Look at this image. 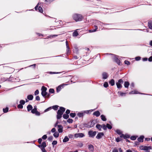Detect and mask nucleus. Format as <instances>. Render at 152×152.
Segmentation results:
<instances>
[{
    "instance_id": "obj_45",
    "label": "nucleus",
    "mask_w": 152,
    "mask_h": 152,
    "mask_svg": "<svg viewBox=\"0 0 152 152\" xmlns=\"http://www.w3.org/2000/svg\"><path fill=\"white\" fill-rule=\"evenodd\" d=\"M53 139V137L52 136H50L48 138V140L50 141H52Z\"/></svg>"
},
{
    "instance_id": "obj_6",
    "label": "nucleus",
    "mask_w": 152,
    "mask_h": 152,
    "mask_svg": "<svg viewBox=\"0 0 152 152\" xmlns=\"http://www.w3.org/2000/svg\"><path fill=\"white\" fill-rule=\"evenodd\" d=\"M123 80L122 79H119L118 82L116 83V84L118 88H121L122 87L121 84L123 83Z\"/></svg>"
},
{
    "instance_id": "obj_8",
    "label": "nucleus",
    "mask_w": 152,
    "mask_h": 152,
    "mask_svg": "<svg viewBox=\"0 0 152 152\" xmlns=\"http://www.w3.org/2000/svg\"><path fill=\"white\" fill-rule=\"evenodd\" d=\"M151 146H141L140 147V149L141 150L146 151L148 152H149L148 150L151 149Z\"/></svg>"
},
{
    "instance_id": "obj_48",
    "label": "nucleus",
    "mask_w": 152,
    "mask_h": 152,
    "mask_svg": "<svg viewBox=\"0 0 152 152\" xmlns=\"http://www.w3.org/2000/svg\"><path fill=\"white\" fill-rule=\"evenodd\" d=\"M136 138L137 137L134 136H132L130 137L131 139L132 140H136Z\"/></svg>"
},
{
    "instance_id": "obj_43",
    "label": "nucleus",
    "mask_w": 152,
    "mask_h": 152,
    "mask_svg": "<svg viewBox=\"0 0 152 152\" xmlns=\"http://www.w3.org/2000/svg\"><path fill=\"white\" fill-rule=\"evenodd\" d=\"M38 10H39V12H40L42 13L43 12L42 8L40 6L39 7Z\"/></svg>"
},
{
    "instance_id": "obj_23",
    "label": "nucleus",
    "mask_w": 152,
    "mask_h": 152,
    "mask_svg": "<svg viewBox=\"0 0 152 152\" xmlns=\"http://www.w3.org/2000/svg\"><path fill=\"white\" fill-rule=\"evenodd\" d=\"M37 107L36 106H35L34 108L33 109H32L31 111V112L33 114H35L36 113V112H37Z\"/></svg>"
},
{
    "instance_id": "obj_51",
    "label": "nucleus",
    "mask_w": 152,
    "mask_h": 152,
    "mask_svg": "<svg viewBox=\"0 0 152 152\" xmlns=\"http://www.w3.org/2000/svg\"><path fill=\"white\" fill-rule=\"evenodd\" d=\"M124 62L125 64L127 65H129L130 64V62L129 61L126 60Z\"/></svg>"
},
{
    "instance_id": "obj_31",
    "label": "nucleus",
    "mask_w": 152,
    "mask_h": 152,
    "mask_svg": "<svg viewBox=\"0 0 152 152\" xmlns=\"http://www.w3.org/2000/svg\"><path fill=\"white\" fill-rule=\"evenodd\" d=\"M63 118L65 119H67L69 117V115L67 114H64L63 115Z\"/></svg>"
},
{
    "instance_id": "obj_44",
    "label": "nucleus",
    "mask_w": 152,
    "mask_h": 152,
    "mask_svg": "<svg viewBox=\"0 0 152 152\" xmlns=\"http://www.w3.org/2000/svg\"><path fill=\"white\" fill-rule=\"evenodd\" d=\"M107 126L105 125L104 124H103L102 125V128L104 130H106L107 129Z\"/></svg>"
},
{
    "instance_id": "obj_30",
    "label": "nucleus",
    "mask_w": 152,
    "mask_h": 152,
    "mask_svg": "<svg viewBox=\"0 0 152 152\" xmlns=\"http://www.w3.org/2000/svg\"><path fill=\"white\" fill-rule=\"evenodd\" d=\"M53 135L54 137L57 138L59 136V134L58 132H55L54 133Z\"/></svg>"
},
{
    "instance_id": "obj_47",
    "label": "nucleus",
    "mask_w": 152,
    "mask_h": 152,
    "mask_svg": "<svg viewBox=\"0 0 152 152\" xmlns=\"http://www.w3.org/2000/svg\"><path fill=\"white\" fill-rule=\"evenodd\" d=\"M73 120L72 119L69 118L67 120V121L69 123H72L73 122Z\"/></svg>"
},
{
    "instance_id": "obj_4",
    "label": "nucleus",
    "mask_w": 152,
    "mask_h": 152,
    "mask_svg": "<svg viewBox=\"0 0 152 152\" xmlns=\"http://www.w3.org/2000/svg\"><path fill=\"white\" fill-rule=\"evenodd\" d=\"M38 146L41 149L42 152H47L45 149L46 146L45 142H43L41 145H38Z\"/></svg>"
},
{
    "instance_id": "obj_11",
    "label": "nucleus",
    "mask_w": 152,
    "mask_h": 152,
    "mask_svg": "<svg viewBox=\"0 0 152 152\" xmlns=\"http://www.w3.org/2000/svg\"><path fill=\"white\" fill-rule=\"evenodd\" d=\"M85 136V135L83 133H79L75 134V137L76 138L83 137Z\"/></svg>"
},
{
    "instance_id": "obj_62",
    "label": "nucleus",
    "mask_w": 152,
    "mask_h": 152,
    "mask_svg": "<svg viewBox=\"0 0 152 152\" xmlns=\"http://www.w3.org/2000/svg\"><path fill=\"white\" fill-rule=\"evenodd\" d=\"M151 53L152 56L150 57L148 59V60L150 62H151L152 61V52H151Z\"/></svg>"
},
{
    "instance_id": "obj_1",
    "label": "nucleus",
    "mask_w": 152,
    "mask_h": 152,
    "mask_svg": "<svg viewBox=\"0 0 152 152\" xmlns=\"http://www.w3.org/2000/svg\"><path fill=\"white\" fill-rule=\"evenodd\" d=\"M72 18L76 22L80 21L84 18L83 16L81 14H74L72 15Z\"/></svg>"
},
{
    "instance_id": "obj_49",
    "label": "nucleus",
    "mask_w": 152,
    "mask_h": 152,
    "mask_svg": "<svg viewBox=\"0 0 152 152\" xmlns=\"http://www.w3.org/2000/svg\"><path fill=\"white\" fill-rule=\"evenodd\" d=\"M130 137V136L129 135L126 134L124 135V139H126L127 138H129Z\"/></svg>"
},
{
    "instance_id": "obj_34",
    "label": "nucleus",
    "mask_w": 152,
    "mask_h": 152,
    "mask_svg": "<svg viewBox=\"0 0 152 152\" xmlns=\"http://www.w3.org/2000/svg\"><path fill=\"white\" fill-rule=\"evenodd\" d=\"M70 48L69 47L67 48L66 50V54L68 55L69 53H70Z\"/></svg>"
},
{
    "instance_id": "obj_56",
    "label": "nucleus",
    "mask_w": 152,
    "mask_h": 152,
    "mask_svg": "<svg viewBox=\"0 0 152 152\" xmlns=\"http://www.w3.org/2000/svg\"><path fill=\"white\" fill-rule=\"evenodd\" d=\"M141 58L140 57L137 56V57H135V58L136 61H138Z\"/></svg>"
},
{
    "instance_id": "obj_3",
    "label": "nucleus",
    "mask_w": 152,
    "mask_h": 152,
    "mask_svg": "<svg viewBox=\"0 0 152 152\" xmlns=\"http://www.w3.org/2000/svg\"><path fill=\"white\" fill-rule=\"evenodd\" d=\"M95 124L94 121L91 120L89 122L87 123H85L83 124V125L84 127L90 128L93 127L94 125Z\"/></svg>"
},
{
    "instance_id": "obj_22",
    "label": "nucleus",
    "mask_w": 152,
    "mask_h": 152,
    "mask_svg": "<svg viewBox=\"0 0 152 152\" xmlns=\"http://www.w3.org/2000/svg\"><path fill=\"white\" fill-rule=\"evenodd\" d=\"M109 83L110 84L111 86H113L115 84V82L114 80L111 79L110 80L109 82Z\"/></svg>"
},
{
    "instance_id": "obj_41",
    "label": "nucleus",
    "mask_w": 152,
    "mask_h": 152,
    "mask_svg": "<svg viewBox=\"0 0 152 152\" xmlns=\"http://www.w3.org/2000/svg\"><path fill=\"white\" fill-rule=\"evenodd\" d=\"M122 140V139H121V138H120L119 137H118L115 139V140H116V142H119L121 141Z\"/></svg>"
},
{
    "instance_id": "obj_61",
    "label": "nucleus",
    "mask_w": 152,
    "mask_h": 152,
    "mask_svg": "<svg viewBox=\"0 0 152 152\" xmlns=\"http://www.w3.org/2000/svg\"><path fill=\"white\" fill-rule=\"evenodd\" d=\"M56 131V129L55 128H54L52 129L51 131V132L52 133H54L55 132V131Z\"/></svg>"
},
{
    "instance_id": "obj_53",
    "label": "nucleus",
    "mask_w": 152,
    "mask_h": 152,
    "mask_svg": "<svg viewBox=\"0 0 152 152\" xmlns=\"http://www.w3.org/2000/svg\"><path fill=\"white\" fill-rule=\"evenodd\" d=\"M57 141L54 140L53 142L52 143V144L54 146V145H56L57 144Z\"/></svg>"
},
{
    "instance_id": "obj_59",
    "label": "nucleus",
    "mask_w": 152,
    "mask_h": 152,
    "mask_svg": "<svg viewBox=\"0 0 152 152\" xmlns=\"http://www.w3.org/2000/svg\"><path fill=\"white\" fill-rule=\"evenodd\" d=\"M35 99L37 101H39L40 99V98L39 96H37L36 97Z\"/></svg>"
},
{
    "instance_id": "obj_10",
    "label": "nucleus",
    "mask_w": 152,
    "mask_h": 152,
    "mask_svg": "<svg viewBox=\"0 0 152 152\" xmlns=\"http://www.w3.org/2000/svg\"><path fill=\"white\" fill-rule=\"evenodd\" d=\"M104 134L103 132H99L96 136V138L97 139H100L104 135Z\"/></svg>"
},
{
    "instance_id": "obj_12",
    "label": "nucleus",
    "mask_w": 152,
    "mask_h": 152,
    "mask_svg": "<svg viewBox=\"0 0 152 152\" xmlns=\"http://www.w3.org/2000/svg\"><path fill=\"white\" fill-rule=\"evenodd\" d=\"M58 131L59 133H61L63 132V127L61 125H59L58 126Z\"/></svg>"
},
{
    "instance_id": "obj_39",
    "label": "nucleus",
    "mask_w": 152,
    "mask_h": 152,
    "mask_svg": "<svg viewBox=\"0 0 152 152\" xmlns=\"http://www.w3.org/2000/svg\"><path fill=\"white\" fill-rule=\"evenodd\" d=\"M76 115V114L75 113H70V116L71 117L74 118Z\"/></svg>"
},
{
    "instance_id": "obj_57",
    "label": "nucleus",
    "mask_w": 152,
    "mask_h": 152,
    "mask_svg": "<svg viewBox=\"0 0 152 152\" xmlns=\"http://www.w3.org/2000/svg\"><path fill=\"white\" fill-rule=\"evenodd\" d=\"M39 94V91L38 90H37L34 92V95H37Z\"/></svg>"
},
{
    "instance_id": "obj_52",
    "label": "nucleus",
    "mask_w": 152,
    "mask_h": 152,
    "mask_svg": "<svg viewBox=\"0 0 152 152\" xmlns=\"http://www.w3.org/2000/svg\"><path fill=\"white\" fill-rule=\"evenodd\" d=\"M17 107L18 109H22L23 106V105L20 104L18 105Z\"/></svg>"
},
{
    "instance_id": "obj_63",
    "label": "nucleus",
    "mask_w": 152,
    "mask_h": 152,
    "mask_svg": "<svg viewBox=\"0 0 152 152\" xmlns=\"http://www.w3.org/2000/svg\"><path fill=\"white\" fill-rule=\"evenodd\" d=\"M112 152H118L117 149L115 148L113 150Z\"/></svg>"
},
{
    "instance_id": "obj_42",
    "label": "nucleus",
    "mask_w": 152,
    "mask_h": 152,
    "mask_svg": "<svg viewBox=\"0 0 152 152\" xmlns=\"http://www.w3.org/2000/svg\"><path fill=\"white\" fill-rule=\"evenodd\" d=\"M49 92L51 94H53L54 93V90L53 88H50L49 90Z\"/></svg>"
},
{
    "instance_id": "obj_15",
    "label": "nucleus",
    "mask_w": 152,
    "mask_h": 152,
    "mask_svg": "<svg viewBox=\"0 0 152 152\" xmlns=\"http://www.w3.org/2000/svg\"><path fill=\"white\" fill-rule=\"evenodd\" d=\"M102 78L104 79H107L108 77V75L105 72H104L102 74Z\"/></svg>"
},
{
    "instance_id": "obj_64",
    "label": "nucleus",
    "mask_w": 152,
    "mask_h": 152,
    "mask_svg": "<svg viewBox=\"0 0 152 152\" xmlns=\"http://www.w3.org/2000/svg\"><path fill=\"white\" fill-rule=\"evenodd\" d=\"M70 113V110H69L67 109L66 110V113L67 114H68Z\"/></svg>"
},
{
    "instance_id": "obj_55",
    "label": "nucleus",
    "mask_w": 152,
    "mask_h": 152,
    "mask_svg": "<svg viewBox=\"0 0 152 152\" xmlns=\"http://www.w3.org/2000/svg\"><path fill=\"white\" fill-rule=\"evenodd\" d=\"M47 137L46 134L44 135L42 137V139L43 140H45L47 138Z\"/></svg>"
},
{
    "instance_id": "obj_38",
    "label": "nucleus",
    "mask_w": 152,
    "mask_h": 152,
    "mask_svg": "<svg viewBox=\"0 0 152 152\" xmlns=\"http://www.w3.org/2000/svg\"><path fill=\"white\" fill-rule=\"evenodd\" d=\"M78 35V33L77 31H75L73 33V36L77 37Z\"/></svg>"
},
{
    "instance_id": "obj_29",
    "label": "nucleus",
    "mask_w": 152,
    "mask_h": 152,
    "mask_svg": "<svg viewBox=\"0 0 152 152\" xmlns=\"http://www.w3.org/2000/svg\"><path fill=\"white\" fill-rule=\"evenodd\" d=\"M101 119L103 121H106L107 119L105 117V116L103 115H101Z\"/></svg>"
},
{
    "instance_id": "obj_37",
    "label": "nucleus",
    "mask_w": 152,
    "mask_h": 152,
    "mask_svg": "<svg viewBox=\"0 0 152 152\" xmlns=\"http://www.w3.org/2000/svg\"><path fill=\"white\" fill-rule=\"evenodd\" d=\"M19 103L20 104L22 105H24L25 103V102L24 100H21L20 101Z\"/></svg>"
},
{
    "instance_id": "obj_16",
    "label": "nucleus",
    "mask_w": 152,
    "mask_h": 152,
    "mask_svg": "<svg viewBox=\"0 0 152 152\" xmlns=\"http://www.w3.org/2000/svg\"><path fill=\"white\" fill-rule=\"evenodd\" d=\"M144 137L143 136H141L137 139V140L139 142H142L143 141V139Z\"/></svg>"
},
{
    "instance_id": "obj_25",
    "label": "nucleus",
    "mask_w": 152,
    "mask_h": 152,
    "mask_svg": "<svg viewBox=\"0 0 152 152\" xmlns=\"http://www.w3.org/2000/svg\"><path fill=\"white\" fill-rule=\"evenodd\" d=\"M69 138L67 136H66L65 137L64 139L63 140V142H66L69 141Z\"/></svg>"
},
{
    "instance_id": "obj_17",
    "label": "nucleus",
    "mask_w": 152,
    "mask_h": 152,
    "mask_svg": "<svg viewBox=\"0 0 152 152\" xmlns=\"http://www.w3.org/2000/svg\"><path fill=\"white\" fill-rule=\"evenodd\" d=\"M93 115L96 117H98L100 115V113L99 111H97L94 112L93 113Z\"/></svg>"
},
{
    "instance_id": "obj_14",
    "label": "nucleus",
    "mask_w": 152,
    "mask_h": 152,
    "mask_svg": "<svg viewBox=\"0 0 152 152\" xmlns=\"http://www.w3.org/2000/svg\"><path fill=\"white\" fill-rule=\"evenodd\" d=\"M93 27V28H94L95 29H94L89 30V32H93L96 31V30L98 28L97 26L96 25H95Z\"/></svg>"
},
{
    "instance_id": "obj_40",
    "label": "nucleus",
    "mask_w": 152,
    "mask_h": 152,
    "mask_svg": "<svg viewBox=\"0 0 152 152\" xmlns=\"http://www.w3.org/2000/svg\"><path fill=\"white\" fill-rule=\"evenodd\" d=\"M106 126L107 128L108 129H112V126L109 124H106Z\"/></svg>"
},
{
    "instance_id": "obj_9",
    "label": "nucleus",
    "mask_w": 152,
    "mask_h": 152,
    "mask_svg": "<svg viewBox=\"0 0 152 152\" xmlns=\"http://www.w3.org/2000/svg\"><path fill=\"white\" fill-rule=\"evenodd\" d=\"M113 59L114 61L117 63V64L119 65H121V62L120 60L118 58V56H115L113 58Z\"/></svg>"
},
{
    "instance_id": "obj_20",
    "label": "nucleus",
    "mask_w": 152,
    "mask_h": 152,
    "mask_svg": "<svg viewBox=\"0 0 152 152\" xmlns=\"http://www.w3.org/2000/svg\"><path fill=\"white\" fill-rule=\"evenodd\" d=\"M148 26L150 29H152V20H151L148 21Z\"/></svg>"
},
{
    "instance_id": "obj_28",
    "label": "nucleus",
    "mask_w": 152,
    "mask_h": 152,
    "mask_svg": "<svg viewBox=\"0 0 152 152\" xmlns=\"http://www.w3.org/2000/svg\"><path fill=\"white\" fill-rule=\"evenodd\" d=\"M96 128L99 129V130H101V128H102V126L99 124H97L96 126Z\"/></svg>"
},
{
    "instance_id": "obj_32",
    "label": "nucleus",
    "mask_w": 152,
    "mask_h": 152,
    "mask_svg": "<svg viewBox=\"0 0 152 152\" xmlns=\"http://www.w3.org/2000/svg\"><path fill=\"white\" fill-rule=\"evenodd\" d=\"M41 94L43 97L45 98L47 95V93L46 91L42 92Z\"/></svg>"
},
{
    "instance_id": "obj_54",
    "label": "nucleus",
    "mask_w": 152,
    "mask_h": 152,
    "mask_svg": "<svg viewBox=\"0 0 152 152\" xmlns=\"http://www.w3.org/2000/svg\"><path fill=\"white\" fill-rule=\"evenodd\" d=\"M116 132L118 134H121V131L119 129L117 130Z\"/></svg>"
},
{
    "instance_id": "obj_13",
    "label": "nucleus",
    "mask_w": 152,
    "mask_h": 152,
    "mask_svg": "<svg viewBox=\"0 0 152 152\" xmlns=\"http://www.w3.org/2000/svg\"><path fill=\"white\" fill-rule=\"evenodd\" d=\"M95 24L97 26H98L99 25H101L102 24H103V23H102V22L99 21V20H96L95 22ZM105 25H111V24H104Z\"/></svg>"
},
{
    "instance_id": "obj_46",
    "label": "nucleus",
    "mask_w": 152,
    "mask_h": 152,
    "mask_svg": "<svg viewBox=\"0 0 152 152\" xmlns=\"http://www.w3.org/2000/svg\"><path fill=\"white\" fill-rule=\"evenodd\" d=\"M104 86L106 88H107L108 86V84L107 82H105L104 84Z\"/></svg>"
},
{
    "instance_id": "obj_5",
    "label": "nucleus",
    "mask_w": 152,
    "mask_h": 152,
    "mask_svg": "<svg viewBox=\"0 0 152 152\" xmlns=\"http://www.w3.org/2000/svg\"><path fill=\"white\" fill-rule=\"evenodd\" d=\"M89 112V110L83 111L81 112H78L77 115L80 118H83L85 113H88Z\"/></svg>"
},
{
    "instance_id": "obj_2",
    "label": "nucleus",
    "mask_w": 152,
    "mask_h": 152,
    "mask_svg": "<svg viewBox=\"0 0 152 152\" xmlns=\"http://www.w3.org/2000/svg\"><path fill=\"white\" fill-rule=\"evenodd\" d=\"M65 108L63 107H60L59 109L57 112V119H60L62 117L63 113L65 111Z\"/></svg>"
},
{
    "instance_id": "obj_26",
    "label": "nucleus",
    "mask_w": 152,
    "mask_h": 152,
    "mask_svg": "<svg viewBox=\"0 0 152 152\" xmlns=\"http://www.w3.org/2000/svg\"><path fill=\"white\" fill-rule=\"evenodd\" d=\"M62 87L63 88V86H59L56 88V91L57 92H58L60 91L62 89Z\"/></svg>"
},
{
    "instance_id": "obj_35",
    "label": "nucleus",
    "mask_w": 152,
    "mask_h": 152,
    "mask_svg": "<svg viewBox=\"0 0 152 152\" xmlns=\"http://www.w3.org/2000/svg\"><path fill=\"white\" fill-rule=\"evenodd\" d=\"M58 106L57 105L53 106L52 107V108L55 110H57L58 109Z\"/></svg>"
},
{
    "instance_id": "obj_18",
    "label": "nucleus",
    "mask_w": 152,
    "mask_h": 152,
    "mask_svg": "<svg viewBox=\"0 0 152 152\" xmlns=\"http://www.w3.org/2000/svg\"><path fill=\"white\" fill-rule=\"evenodd\" d=\"M88 149L91 151H93L94 150V147L92 145L90 144L88 145Z\"/></svg>"
},
{
    "instance_id": "obj_7",
    "label": "nucleus",
    "mask_w": 152,
    "mask_h": 152,
    "mask_svg": "<svg viewBox=\"0 0 152 152\" xmlns=\"http://www.w3.org/2000/svg\"><path fill=\"white\" fill-rule=\"evenodd\" d=\"M96 133L97 132L96 131L90 130L88 131V134L90 137L94 138L96 135Z\"/></svg>"
},
{
    "instance_id": "obj_27",
    "label": "nucleus",
    "mask_w": 152,
    "mask_h": 152,
    "mask_svg": "<svg viewBox=\"0 0 152 152\" xmlns=\"http://www.w3.org/2000/svg\"><path fill=\"white\" fill-rule=\"evenodd\" d=\"M129 85V83L128 81H125L124 82V87L126 88H127L128 87Z\"/></svg>"
},
{
    "instance_id": "obj_24",
    "label": "nucleus",
    "mask_w": 152,
    "mask_h": 152,
    "mask_svg": "<svg viewBox=\"0 0 152 152\" xmlns=\"http://www.w3.org/2000/svg\"><path fill=\"white\" fill-rule=\"evenodd\" d=\"M33 108L32 106L31 105L29 104L27 106V109L28 111L29 112L30 111L32 110Z\"/></svg>"
},
{
    "instance_id": "obj_19",
    "label": "nucleus",
    "mask_w": 152,
    "mask_h": 152,
    "mask_svg": "<svg viewBox=\"0 0 152 152\" xmlns=\"http://www.w3.org/2000/svg\"><path fill=\"white\" fill-rule=\"evenodd\" d=\"M129 94H140V93H139L138 91H132L129 92ZM140 94H142V93H140Z\"/></svg>"
},
{
    "instance_id": "obj_36",
    "label": "nucleus",
    "mask_w": 152,
    "mask_h": 152,
    "mask_svg": "<svg viewBox=\"0 0 152 152\" xmlns=\"http://www.w3.org/2000/svg\"><path fill=\"white\" fill-rule=\"evenodd\" d=\"M9 108L7 107H6L5 108H3V112L4 113H6L8 111Z\"/></svg>"
},
{
    "instance_id": "obj_33",
    "label": "nucleus",
    "mask_w": 152,
    "mask_h": 152,
    "mask_svg": "<svg viewBox=\"0 0 152 152\" xmlns=\"http://www.w3.org/2000/svg\"><path fill=\"white\" fill-rule=\"evenodd\" d=\"M47 90V88L44 86H42L41 88L42 92L46 91Z\"/></svg>"
},
{
    "instance_id": "obj_21",
    "label": "nucleus",
    "mask_w": 152,
    "mask_h": 152,
    "mask_svg": "<svg viewBox=\"0 0 152 152\" xmlns=\"http://www.w3.org/2000/svg\"><path fill=\"white\" fill-rule=\"evenodd\" d=\"M33 98V96L32 95H29L27 96V99L29 100H32Z\"/></svg>"
},
{
    "instance_id": "obj_60",
    "label": "nucleus",
    "mask_w": 152,
    "mask_h": 152,
    "mask_svg": "<svg viewBox=\"0 0 152 152\" xmlns=\"http://www.w3.org/2000/svg\"><path fill=\"white\" fill-rule=\"evenodd\" d=\"M58 121H57L55 124H54V126L55 127H57L58 128V126L59 125H58Z\"/></svg>"
},
{
    "instance_id": "obj_50",
    "label": "nucleus",
    "mask_w": 152,
    "mask_h": 152,
    "mask_svg": "<svg viewBox=\"0 0 152 152\" xmlns=\"http://www.w3.org/2000/svg\"><path fill=\"white\" fill-rule=\"evenodd\" d=\"M52 109V107H49L48 108H47L46 110H45L44 111V112H47L51 110Z\"/></svg>"
},
{
    "instance_id": "obj_58",
    "label": "nucleus",
    "mask_w": 152,
    "mask_h": 152,
    "mask_svg": "<svg viewBox=\"0 0 152 152\" xmlns=\"http://www.w3.org/2000/svg\"><path fill=\"white\" fill-rule=\"evenodd\" d=\"M42 141V139L41 138H40L38 140V142L39 144H41V143Z\"/></svg>"
}]
</instances>
